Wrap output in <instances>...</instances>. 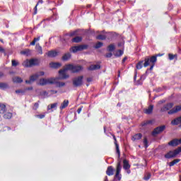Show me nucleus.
<instances>
[{
  "mask_svg": "<svg viewBox=\"0 0 181 181\" xmlns=\"http://www.w3.org/2000/svg\"><path fill=\"white\" fill-rule=\"evenodd\" d=\"M33 90V87H29L25 89V91L26 90Z\"/></svg>",
  "mask_w": 181,
  "mask_h": 181,
  "instance_id": "56",
  "label": "nucleus"
},
{
  "mask_svg": "<svg viewBox=\"0 0 181 181\" xmlns=\"http://www.w3.org/2000/svg\"><path fill=\"white\" fill-rule=\"evenodd\" d=\"M169 60L177 59V54H168Z\"/></svg>",
  "mask_w": 181,
  "mask_h": 181,
  "instance_id": "35",
  "label": "nucleus"
},
{
  "mask_svg": "<svg viewBox=\"0 0 181 181\" xmlns=\"http://www.w3.org/2000/svg\"><path fill=\"white\" fill-rule=\"evenodd\" d=\"M154 106L153 105H150L148 108L144 110V113L146 115H151L153 113Z\"/></svg>",
  "mask_w": 181,
  "mask_h": 181,
  "instance_id": "23",
  "label": "nucleus"
},
{
  "mask_svg": "<svg viewBox=\"0 0 181 181\" xmlns=\"http://www.w3.org/2000/svg\"><path fill=\"white\" fill-rule=\"evenodd\" d=\"M124 41H122L121 42H119V43L118 44V46H124Z\"/></svg>",
  "mask_w": 181,
  "mask_h": 181,
  "instance_id": "58",
  "label": "nucleus"
},
{
  "mask_svg": "<svg viewBox=\"0 0 181 181\" xmlns=\"http://www.w3.org/2000/svg\"><path fill=\"white\" fill-rule=\"evenodd\" d=\"M181 110V105H176L174 108H173L171 110H169L168 112V114L169 115H172L174 114L177 113L178 112H180Z\"/></svg>",
  "mask_w": 181,
  "mask_h": 181,
  "instance_id": "12",
  "label": "nucleus"
},
{
  "mask_svg": "<svg viewBox=\"0 0 181 181\" xmlns=\"http://www.w3.org/2000/svg\"><path fill=\"white\" fill-rule=\"evenodd\" d=\"M152 122L151 121H146V122H144L142 124H141V127H146V125L149 124H151Z\"/></svg>",
  "mask_w": 181,
  "mask_h": 181,
  "instance_id": "48",
  "label": "nucleus"
},
{
  "mask_svg": "<svg viewBox=\"0 0 181 181\" xmlns=\"http://www.w3.org/2000/svg\"><path fill=\"white\" fill-rule=\"evenodd\" d=\"M40 103V101H38L37 103L33 104V110H37V109L39 108Z\"/></svg>",
  "mask_w": 181,
  "mask_h": 181,
  "instance_id": "40",
  "label": "nucleus"
},
{
  "mask_svg": "<svg viewBox=\"0 0 181 181\" xmlns=\"http://www.w3.org/2000/svg\"><path fill=\"white\" fill-rule=\"evenodd\" d=\"M165 125H161L160 127H156L152 132V136H156V135L161 134L165 130Z\"/></svg>",
  "mask_w": 181,
  "mask_h": 181,
  "instance_id": "10",
  "label": "nucleus"
},
{
  "mask_svg": "<svg viewBox=\"0 0 181 181\" xmlns=\"http://www.w3.org/2000/svg\"><path fill=\"white\" fill-rule=\"evenodd\" d=\"M81 40H83V37H81L80 36H76L71 39V42L72 43H80V42H81Z\"/></svg>",
  "mask_w": 181,
  "mask_h": 181,
  "instance_id": "25",
  "label": "nucleus"
},
{
  "mask_svg": "<svg viewBox=\"0 0 181 181\" xmlns=\"http://www.w3.org/2000/svg\"><path fill=\"white\" fill-rule=\"evenodd\" d=\"M21 54H23V55H27L28 56L30 54V52H29L28 49H25V50L21 51Z\"/></svg>",
  "mask_w": 181,
  "mask_h": 181,
  "instance_id": "46",
  "label": "nucleus"
},
{
  "mask_svg": "<svg viewBox=\"0 0 181 181\" xmlns=\"http://www.w3.org/2000/svg\"><path fill=\"white\" fill-rule=\"evenodd\" d=\"M84 76H77L73 79V85L74 87H81L83 84V78Z\"/></svg>",
  "mask_w": 181,
  "mask_h": 181,
  "instance_id": "7",
  "label": "nucleus"
},
{
  "mask_svg": "<svg viewBox=\"0 0 181 181\" xmlns=\"http://www.w3.org/2000/svg\"><path fill=\"white\" fill-rule=\"evenodd\" d=\"M40 59H31L30 60L27 59L23 62V66L25 67H33L36 66H40Z\"/></svg>",
  "mask_w": 181,
  "mask_h": 181,
  "instance_id": "2",
  "label": "nucleus"
},
{
  "mask_svg": "<svg viewBox=\"0 0 181 181\" xmlns=\"http://www.w3.org/2000/svg\"><path fill=\"white\" fill-rule=\"evenodd\" d=\"M36 74H39L40 75L39 76H42L45 75V73H44V71H40V72L37 73Z\"/></svg>",
  "mask_w": 181,
  "mask_h": 181,
  "instance_id": "52",
  "label": "nucleus"
},
{
  "mask_svg": "<svg viewBox=\"0 0 181 181\" xmlns=\"http://www.w3.org/2000/svg\"><path fill=\"white\" fill-rule=\"evenodd\" d=\"M143 142H144V145L145 148H148V139H147L146 136L144 137Z\"/></svg>",
  "mask_w": 181,
  "mask_h": 181,
  "instance_id": "39",
  "label": "nucleus"
},
{
  "mask_svg": "<svg viewBox=\"0 0 181 181\" xmlns=\"http://www.w3.org/2000/svg\"><path fill=\"white\" fill-rule=\"evenodd\" d=\"M157 61V56H153V57H146L144 59V67H148L149 66L150 69H146V74H148V71H152L153 69V67L155 66V63Z\"/></svg>",
  "mask_w": 181,
  "mask_h": 181,
  "instance_id": "1",
  "label": "nucleus"
},
{
  "mask_svg": "<svg viewBox=\"0 0 181 181\" xmlns=\"http://www.w3.org/2000/svg\"><path fill=\"white\" fill-rule=\"evenodd\" d=\"M107 36L108 33L99 34L98 36H96V39L98 40H105Z\"/></svg>",
  "mask_w": 181,
  "mask_h": 181,
  "instance_id": "18",
  "label": "nucleus"
},
{
  "mask_svg": "<svg viewBox=\"0 0 181 181\" xmlns=\"http://www.w3.org/2000/svg\"><path fill=\"white\" fill-rule=\"evenodd\" d=\"M6 112V106L4 103H0V114L4 115Z\"/></svg>",
  "mask_w": 181,
  "mask_h": 181,
  "instance_id": "27",
  "label": "nucleus"
},
{
  "mask_svg": "<svg viewBox=\"0 0 181 181\" xmlns=\"http://www.w3.org/2000/svg\"><path fill=\"white\" fill-rule=\"evenodd\" d=\"M87 49H88L87 46H74L70 48V52L72 53H77L78 52H81Z\"/></svg>",
  "mask_w": 181,
  "mask_h": 181,
  "instance_id": "9",
  "label": "nucleus"
},
{
  "mask_svg": "<svg viewBox=\"0 0 181 181\" xmlns=\"http://www.w3.org/2000/svg\"><path fill=\"white\" fill-rule=\"evenodd\" d=\"M82 108H83V107H81L78 108V110H77V113L78 114H80L81 112Z\"/></svg>",
  "mask_w": 181,
  "mask_h": 181,
  "instance_id": "54",
  "label": "nucleus"
},
{
  "mask_svg": "<svg viewBox=\"0 0 181 181\" xmlns=\"http://www.w3.org/2000/svg\"><path fill=\"white\" fill-rule=\"evenodd\" d=\"M180 123H181V117H177V118L174 119L173 120H172V122H171V124L173 125H178Z\"/></svg>",
  "mask_w": 181,
  "mask_h": 181,
  "instance_id": "29",
  "label": "nucleus"
},
{
  "mask_svg": "<svg viewBox=\"0 0 181 181\" xmlns=\"http://www.w3.org/2000/svg\"><path fill=\"white\" fill-rule=\"evenodd\" d=\"M13 117V113L11 112H6L3 114V118L4 119H11Z\"/></svg>",
  "mask_w": 181,
  "mask_h": 181,
  "instance_id": "21",
  "label": "nucleus"
},
{
  "mask_svg": "<svg viewBox=\"0 0 181 181\" xmlns=\"http://www.w3.org/2000/svg\"><path fill=\"white\" fill-rule=\"evenodd\" d=\"M104 181H109L107 176H105Z\"/></svg>",
  "mask_w": 181,
  "mask_h": 181,
  "instance_id": "64",
  "label": "nucleus"
},
{
  "mask_svg": "<svg viewBox=\"0 0 181 181\" xmlns=\"http://www.w3.org/2000/svg\"><path fill=\"white\" fill-rule=\"evenodd\" d=\"M71 58V54L70 52H68L63 55V57H62V60L64 62H66V61L70 60Z\"/></svg>",
  "mask_w": 181,
  "mask_h": 181,
  "instance_id": "24",
  "label": "nucleus"
},
{
  "mask_svg": "<svg viewBox=\"0 0 181 181\" xmlns=\"http://www.w3.org/2000/svg\"><path fill=\"white\" fill-rule=\"evenodd\" d=\"M36 51L38 54H42V47L40 46H38V47H36Z\"/></svg>",
  "mask_w": 181,
  "mask_h": 181,
  "instance_id": "45",
  "label": "nucleus"
},
{
  "mask_svg": "<svg viewBox=\"0 0 181 181\" xmlns=\"http://www.w3.org/2000/svg\"><path fill=\"white\" fill-rule=\"evenodd\" d=\"M113 168L112 166H108L107 168L106 174L107 176H112L113 175Z\"/></svg>",
  "mask_w": 181,
  "mask_h": 181,
  "instance_id": "26",
  "label": "nucleus"
},
{
  "mask_svg": "<svg viewBox=\"0 0 181 181\" xmlns=\"http://www.w3.org/2000/svg\"><path fill=\"white\" fill-rule=\"evenodd\" d=\"M125 170H127V174H130L131 173V170L130 169Z\"/></svg>",
  "mask_w": 181,
  "mask_h": 181,
  "instance_id": "63",
  "label": "nucleus"
},
{
  "mask_svg": "<svg viewBox=\"0 0 181 181\" xmlns=\"http://www.w3.org/2000/svg\"><path fill=\"white\" fill-rule=\"evenodd\" d=\"M58 105L57 103H52L47 106V110H51L52 109L57 108Z\"/></svg>",
  "mask_w": 181,
  "mask_h": 181,
  "instance_id": "34",
  "label": "nucleus"
},
{
  "mask_svg": "<svg viewBox=\"0 0 181 181\" xmlns=\"http://www.w3.org/2000/svg\"><path fill=\"white\" fill-rule=\"evenodd\" d=\"M59 80H60L58 78H54V83L53 84H55L56 87H64L66 86V83L64 82H59L58 81Z\"/></svg>",
  "mask_w": 181,
  "mask_h": 181,
  "instance_id": "14",
  "label": "nucleus"
},
{
  "mask_svg": "<svg viewBox=\"0 0 181 181\" xmlns=\"http://www.w3.org/2000/svg\"><path fill=\"white\" fill-rule=\"evenodd\" d=\"M181 153V147L177 148L174 151H168L165 155V158L166 159H171L175 158L177 156H178Z\"/></svg>",
  "mask_w": 181,
  "mask_h": 181,
  "instance_id": "3",
  "label": "nucleus"
},
{
  "mask_svg": "<svg viewBox=\"0 0 181 181\" xmlns=\"http://www.w3.org/2000/svg\"><path fill=\"white\" fill-rule=\"evenodd\" d=\"M13 81L15 83H21L23 82V79L20 76H14L13 78Z\"/></svg>",
  "mask_w": 181,
  "mask_h": 181,
  "instance_id": "30",
  "label": "nucleus"
},
{
  "mask_svg": "<svg viewBox=\"0 0 181 181\" xmlns=\"http://www.w3.org/2000/svg\"><path fill=\"white\" fill-rule=\"evenodd\" d=\"M112 56V54L111 52H109V53L105 54L106 58H111Z\"/></svg>",
  "mask_w": 181,
  "mask_h": 181,
  "instance_id": "51",
  "label": "nucleus"
},
{
  "mask_svg": "<svg viewBox=\"0 0 181 181\" xmlns=\"http://www.w3.org/2000/svg\"><path fill=\"white\" fill-rule=\"evenodd\" d=\"M42 95H48V93L45 90V91H43Z\"/></svg>",
  "mask_w": 181,
  "mask_h": 181,
  "instance_id": "61",
  "label": "nucleus"
},
{
  "mask_svg": "<svg viewBox=\"0 0 181 181\" xmlns=\"http://www.w3.org/2000/svg\"><path fill=\"white\" fill-rule=\"evenodd\" d=\"M131 168V165L129 164V162L126 160V159H124L123 160V169L124 170H128V169H130Z\"/></svg>",
  "mask_w": 181,
  "mask_h": 181,
  "instance_id": "22",
  "label": "nucleus"
},
{
  "mask_svg": "<svg viewBox=\"0 0 181 181\" xmlns=\"http://www.w3.org/2000/svg\"><path fill=\"white\" fill-rule=\"evenodd\" d=\"M115 148H116V153L118 154V158H120V151L119 148V144H117V141L115 140Z\"/></svg>",
  "mask_w": 181,
  "mask_h": 181,
  "instance_id": "33",
  "label": "nucleus"
},
{
  "mask_svg": "<svg viewBox=\"0 0 181 181\" xmlns=\"http://www.w3.org/2000/svg\"><path fill=\"white\" fill-rule=\"evenodd\" d=\"M173 107V103H167L163 108L160 109L161 112H166L170 110Z\"/></svg>",
  "mask_w": 181,
  "mask_h": 181,
  "instance_id": "16",
  "label": "nucleus"
},
{
  "mask_svg": "<svg viewBox=\"0 0 181 181\" xmlns=\"http://www.w3.org/2000/svg\"><path fill=\"white\" fill-rule=\"evenodd\" d=\"M68 105H69V100H64L63 103L61 104V106L59 107L60 110H62L63 109L66 108Z\"/></svg>",
  "mask_w": 181,
  "mask_h": 181,
  "instance_id": "31",
  "label": "nucleus"
},
{
  "mask_svg": "<svg viewBox=\"0 0 181 181\" xmlns=\"http://www.w3.org/2000/svg\"><path fill=\"white\" fill-rule=\"evenodd\" d=\"M141 138H142V134L138 133V134H134L133 136V137H132V141H139V140L141 139Z\"/></svg>",
  "mask_w": 181,
  "mask_h": 181,
  "instance_id": "20",
  "label": "nucleus"
},
{
  "mask_svg": "<svg viewBox=\"0 0 181 181\" xmlns=\"http://www.w3.org/2000/svg\"><path fill=\"white\" fill-rule=\"evenodd\" d=\"M42 4H43V0H39L34 8V15H36V13H37V6H39V5H42Z\"/></svg>",
  "mask_w": 181,
  "mask_h": 181,
  "instance_id": "32",
  "label": "nucleus"
},
{
  "mask_svg": "<svg viewBox=\"0 0 181 181\" xmlns=\"http://www.w3.org/2000/svg\"><path fill=\"white\" fill-rule=\"evenodd\" d=\"M77 32H78V30H75V31H74V32H71V33H69V35L71 37H73V36H77V35H78V34H77Z\"/></svg>",
  "mask_w": 181,
  "mask_h": 181,
  "instance_id": "47",
  "label": "nucleus"
},
{
  "mask_svg": "<svg viewBox=\"0 0 181 181\" xmlns=\"http://www.w3.org/2000/svg\"><path fill=\"white\" fill-rule=\"evenodd\" d=\"M143 63H144V61H141V62H138V64L136 66V68L137 69H141L142 68Z\"/></svg>",
  "mask_w": 181,
  "mask_h": 181,
  "instance_id": "43",
  "label": "nucleus"
},
{
  "mask_svg": "<svg viewBox=\"0 0 181 181\" xmlns=\"http://www.w3.org/2000/svg\"><path fill=\"white\" fill-rule=\"evenodd\" d=\"M66 70L71 71L73 74H77L79 73L83 70V66H74V64H69L66 65Z\"/></svg>",
  "mask_w": 181,
  "mask_h": 181,
  "instance_id": "4",
  "label": "nucleus"
},
{
  "mask_svg": "<svg viewBox=\"0 0 181 181\" xmlns=\"http://www.w3.org/2000/svg\"><path fill=\"white\" fill-rule=\"evenodd\" d=\"M19 65V62L13 59L11 60V66H13V67H16Z\"/></svg>",
  "mask_w": 181,
  "mask_h": 181,
  "instance_id": "42",
  "label": "nucleus"
},
{
  "mask_svg": "<svg viewBox=\"0 0 181 181\" xmlns=\"http://www.w3.org/2000/svg\"><path fill=\"white\" fill-rule=\"evenodd\" d=\"M40 40V37H37L34 38V40L30 42L31 46H35L36 45L37 42H39Z\"/></svg>",
  "mask_w": 181,
  "mask_h": 181,
  "instance_id": "36",
  "label": "nucleus"
},
{
  "mask_svg": "<svg viewBox=\"0 0 181 181\" xmlns=\"http://www.w3.org/2000/svg\"><path fill=\"white\" fill-rule=\"evenodd\" d=\"M95 46H103V42H97V44L95 45Z\"/></svg>",
  "mask_w": 181,
  "mask_h": 181,
  "instance_id": "57",
  "label": "nucleus"
},
{
  "mask_svg": "<svg viewBox=\"0 0 181 181\" xmlns=\"http://www.w3.org/2000/svg\"><path fill=\"white\" fill-rule=\"evenodd\" d=\"M116 49L115 46H108L107 50L109 52H112Z\"/></svg>",
  "mask_w": 181,
  "mask_h": 181,
  "instance_id": "44",
  "label": "nucleus"
},
{
  "mask_svg": "<svg viewBox=\"0 0 181 181\" xmlns=\"http://www.w3.org/2000/svg\"><path fill=\"white\" fill-rule=\"evenodd\" d=\"M49 66L52 69H59V67H62V64L52 62L49 64Z\"/></svg>",
  "mask_w": 181,
  "mask_h": 181,
  "instance_id": "28",
  "label": "nucleus"
},
{
  "mask_svg": "<svg viewBox=\"0 0 181 181\" xmlns=\"http://www.w3.org/2000/svg\"><path fill=\"white\" fill-rule=\"evenodd\" d=\"M101 66L100 64H91L88 68V71H95L98 69H100Z\"/></svg>",
  "mask_w": 181,
  "mask_h": 181,
  "instance_id": "17",
  "label": "nucleus"
},
{
  "mask_svg": "<svg viewBox=\"0 0 181 181\" xmlns=\"http://www.w3.org/2000/svg\"><path fill=\"white\" fill-rule=\"evenodd\" d=\"M86 81H88V82L93 81V78L89 77V78H88V79H86Z\"/></svg>",
  "mask_w": 181,
  "mask_h": 181,
  "instance_id": "59",
  "label": "nucleus"
},
{
  "mask_svg": "<svg viewBox=\"0 0 181 181\" xmlns=\"http://www.w3.org/2000/svg\"><path fill=\"white\" fill-rule=\"evenodd\" d=\"M52 94H57V90H51Z\"/></svg>",
  "mask_w": 181,
  "mask_h": 181,
  "instance_id": "60",
  "label": "nucleus"
},
{
  "mask_svg": "<svg viewBox=\"0 0 181 181\" xmlns=\"http://www.w3.org/2000/svg\"><path fill=\"white\" fill-rule=\"evenodd\" d=\"M121 169H122V167L121 166V160L120 159H118L117 166L116 167V173L113 179V181H116L117 180L118 181L121 180V175L119 174L121 172Z\"/></svg>",
  "mask_w": 181,
  "mask_h": 181,
  "instance_id": "5",
  "label": "nucleus"
},
{
  "mask_svg": "<svg viewBox=\"0 0 181 181\" xmlns=\"http://www.w3.org/2000/svg\"><path fill=\"white\" fill-rule=\"evenodd\" d=\"M151 176L152 175H151L150 173H146V175H144V180L147 181L150 179Z\"/></svg>",
  "mask_w": 181,
  "mask_h": 181,
  "instance_id": "41",
  "label": "nucleus"
},
{
  "mask_svg": "<svg viewBox=\"0 0 181 181\" xmlns=\"http://www.w3.org/2000/svg\"><path fill=\"white\" fill-rule=\"evenodd\" d=\"M180 160L177 158V159H175L173 160L172 162H170L169 163V166L170 167H173V165H175L176 163H177L178 162H180Z\"/></svg>",
  "mask_w": 181,
  "mask_h": 181,
  "instance_id": "38",
  "label": "nucleus"
},
{
  "mask_svg": "<svg viewBox=\"0 0 181 181\" xmlns=\"http://www.w3.org/2000/svg\"><path fill=\"white\" fill-rule=\"evenodd\" d=\"M66 71H69V69H66V66L64 69H60L59 71V77H58L57 78L61 79V80L67 79L69 76V75L66 74Z\"/></svg>",
  "mask_w": 181,
  "mask_h": 181,
  "instance_id": "8",
  "label": "nucleus"
},
{
  "mask_svg": "<svg viewBox=\"0 0 181 181\" xmlns=\"http://www.w3.org/2000/svg\"><path fill=\"white\" fill-rule=\"evenodd\" d=\"M40 75L38 74H35L30 77V80H26L25 82L27 84H30L34 81H36L37 78H39Z\"/></svg>",
  "mask_w": 181,
  "mask_h": 181,
  "instance_id": "11",
  "label": "nucleus"
},
{
  "mask_svg": "<svg viewBox=\"0 0 181 181\" xmlns=\"http://www.w3.org/2000/svg\"><path fill=\"white\" fill-rule=\"evenodd\" d=\"M113 54L116 58L120 57L124 54V50L123 49L115 50Z\"/></svg>",
  "mask_w": 181,
  "mask_h": 181,
  "instance_id": "19",
  "label": "nucleus"
},
{
  "mask_svg": "<svg viewBox=\"0 0 181 181\" xmlns=\"http://www.w3.org/2000/svg\"><path fill=\"white\" fill-rule=\"evenodd\" d=\"M35 117H36L37 118H39V119H42L45 118V114H42V115H36Z\"/></svg>",
  "mask_w": 181,
  "mask_h": 181,
  "instance_id": "49",
  "label": "nucleus"
},
{
  "mask_svg": "<svg viewBox=\"0 0 181 181\" xmlns=\"http://www.w3.org/2000/svg\"><path fill=\"white\" fill-rule=\"evenodd\" d=\"M4 74L1 71H0V78L1 77H4Z\"/></svg>",
  "mask_w": 181,
  "mask_h": 181,
  "instance_id": "62",
  "label": "nucleus"
},
{
  "mask_svg": "<svg viewBox=\"0 0 181 181\" xmlns=\"http://www.w3.org/2000/svg\"><path fill=\"white\" fill-rule=\"evenodd\" d=\"M25 90H16V94H25Z\"/></svg>",
  "mask_w": 181,
  "mask_h": 181,
  "instance_id": "50",
  "label": "nucleus"
},
{
  "mask_svg": "<svg viewBox=\"0 0 181 181\" xmlns=\"http://www.w3.org/2000/svg\"><path fill=\"white\" fill-rule=\"evenodd\" d=\"M0 53H5V49L2 47H0Z\"/></svg>",
  "mask_w": 181,
  "mask_h": 181,
  "instance_id": "55",
  "label": "nucleus"
},
{
  "mask_svg": "<svg viewBox=\"0 0 181 181\" xmlns=\"http://www.w3.org/2000/svg\"><path fill=\"white\" fill-rule=\"evenodd\" d=\"M59 54V51H57V50H50L47 53V55L48 57H50V58H54L56 57L57 56H58Z\"/></svg>",
  "mask_w": 181,
  "mask_h": 181,
  "instance_id": "13",
  "label": "nucleus"
},
{
  "mask_svg": "<svg viewBox=\"0 0 181 181\" xmlns=\"http://www.w3.org/2000/svg\"><path fill=\"white\" fill-rule=\"evenodd\" d=\"M168 144L170 146L176 147L180 144V141L177 139H174L172 141H169Z\"/></svg>",
  "mask_w": 181,
  "mask_h": 181,
  "instance_id": "15",
  "label": "nucleus"
},
{
  "mask_svg": "<svg viewBox=\"0 0 181 181\" xmlns=\"http://www.w3.org/2000/svg\"><path fill=\"white\" fill-rule=\"evenodd\" d=\"M126 60H127V57H124L122 59V64H124V62H126Z\"/></svg>",
  "mask_w": 181,
  "mask_h": 181,
  "instance_id": "53",
  "label": "nucleus"
},
{
  "mask_svg": "<svg viewBox=\"0 0 181 181\" xmlns=\"http://www.w3.org/2000/svg\"><path fill=\"white\" fill-rule=\"evenodd\" d=\"M54 78H41L40 79V85L41 86H44L46 85H53L54 83Z\"/></svg>",
  "mask_w": 181,
  "mask_h": 181,
  "instance_id": "6",
  "label": "nucleus"
},
{
  "mask_svg": "<svg viewBox=\"0 0 181 181\" xmlns=\"http://www.w3.org/2000/svg\"><path fill=\"white\" fill-rule=\"evenodd\" d=\"M8 88H9V86L7 83H0V88L1 90H5Z\"/></svg>",
  "mask_w": 181,
  "mask_h": 181,
  "instance_id": "37",
  "label": "nucleus"
}]
</instances>
